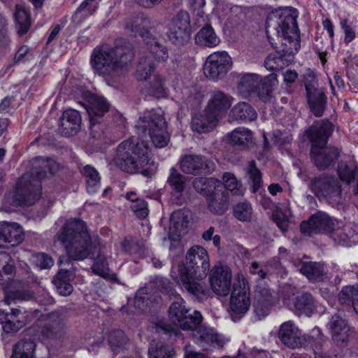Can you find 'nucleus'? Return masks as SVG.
Masks as SVG:
<instances>
[{
	"label": "nucleus",
	"instance_id": "1",
	"mask_svg": "<svg viewBox=\"0 0 358 358\" xmlns=\"http://www.w3.org/2000/svg\"><path fill=\"white\" fill-rule=\"evenodd\" d=\"M57 236L73 260H83L90 257L94 259L92 269L95 274L103 278L109 275L110 269L104 248L97 236L89 234L83 221L76 219L68 220Z\"/></svg>",
	"mask_w": 358,
	"mask_h": 358
},
{
	"label": "nucleus",
	"instance_id": "2",
	"mask_svg": "<svg viewBox=\"0 0 358 358\" xmlns=\"http://www.w3.org/2000/svg\"><path fill=\"white\" fill-rule=\"evenodd\" d=\"M210 267V258L205 248L194 245L186 254L185 264L173 266L171 277L182 291L202 301L209 295L205 278Z\"/></svg>",
	"mask_w": 358,
	"mask_h": 358
},
{
	"label": "nucleus",
	"instance_id": "3",
	"mask_svg": "<svg viewBox=\"0 0 358 358\" xmlns=\"http://www.w3.org/2000/svg\"><path fill=\"white\" fill-rule=\"evenodd\" d=\"M150 150L148 142L131 137L117 146L113 161L123 171L141 173L152 178L157 172V164L151 159Z\"/></svg>",
	"mask_w": 358,
	"mask_h": 358
},
{
	"label": "nucleus",
	"instance_id": "4",
	"mask_svg": "<svg viewBox=\"0 0 358 358\" xmlns=\"http://www.w3.org/2000/svg\"><path fill=\"white\" fill-rule=\"evenodd\" d=\"M58 164L52 159L41 157L32 162L30 172L25 173L17 182L13 203L15 206H31L41 194V180L47 173H53L58 169Z\"/></svg>",
	"mask_w": 358,
	"mask_h": 358
},
{
	"label": "nucleus",
	"instance_id": "5",
	"mask_svg": "<svg viewBox=\"0 0 358 358\" xmlns=\"http://www.w3.org/2000/svg\"><path fill=\"white\" fill-rule=\"evenodd\" d=\"M133 59L131 50L104 44L94 49L90 64L96 73L116 80L125 75Z\"/></svg>",
	"mask_w": 358,
	"mask_h": 358
},
{
	"label": "nucleus",
	"instance_id": "6",
	"mask_svg": "<svg viewBox=\"0 0 358 358\" xmlns=\"http://www.w3.org/2000/svg\"><path fill=\"white\" fill-rule=\"evenodd\" d=\"M296 11L291 8H282L271 13L267 18L266 29L268 39L273 48H277V42L272 35L276 36L278 41L283 39L294 45L298 43L299 29L296 22Z\"/></svg>",
	"mask_w": 358,
	"mask_h": 358
},
{
	"label": "nucleus",
	"instance_id": "7",
	"mask_svg": "<svg viewBox=\"0 0 358 358\" xmlns=\"http://www.w3.org/2000/svg\"><path fill=\"white\" fill-rule=\"evenodd\" d=\"M333 130V124L327 120L315 122L308 130V136L313 143L311 159L318 169L327 168L337 159V150L324 147Z\"/></svg>",
	"mask_w": 358,
	"mask_h": 358
},
{
	"label": "nucleus",
	"instance_id": "8",
	"mask_svg": "<svg viewBox=\"0 0 358 358\" xmlns=\"http://www.w3.org/2000/svg\"><path fill=\"white\" fill-rule=\"evenodd\" d=\"M159 283L162 292L173 297L174 301L171 304L169 311V316L172 322L183 330H194L199 326L202 320L200 312L195 310L193 315H187L189 309L186 308L184 299L179 294H175V290L170 287L169 280L162 278Z\"/></svg>",
	"mask_w": 358,
	"mask_h": 358
},
{
	"label": "nucleus",
	"instance_id": "9",
	"mask_svg": "<svg viewBox=\"0 0 358 358\" xmlns=\"http://www.w3.org/2000/svg\"><path fill=\"white\" fill-rule=\"evenodd\" d=\"M136 128L142 133L148 131L149 136L157 148H164L169 142V135L166 131V123L164 117L153 110L146 111L143 116L140 117Z\"/></svg>",
	"mask_w": 358,
	"mask_h": 358
},
{
	"label": "nucleus",
	"instance_id": "10",
	"mask_svg": "<svg viewBox=\"0 0 358 358\" xmlns=\"http://www.w3.org/2000/svg\"><path fill=\"white\" fill-rule=\"evenodd\" d=\"M151 20L143 16L137 17L126 26V29L135 36L140 35L144 40L147 49L158 62L166 61L169 58L167 48L161 44L155 38L152 37L148 28L151 25Z\"/></svg>",
	"mask_w": 358,
	"mask_h": 358
},
{
	"label": "nucleus",
	"instance_id": "11",
	"mask_svg": "<svg viewBox=\"0 0 358 358\" xmlns=\"http://www.w3.org/2000/svg\"><path fill=\"white\" fill-rule=\"evenodd\" d=\"M251 306L250 287L243 274H238L234 283L230 297V312L234 320L244 316Z\"/></svg>",
	"mask_w": 358,
	"mask_h": 358
},
{
	"label": "nucleus",
	"instance_id": "12",
	"mask_svg": "<svg viewBox=\"0 0 358 358\" xmlns=\"http://www.w3.org/2000/svg\"><path fill=\"white\" fill-rule=\"evenodd\" d=\"M34 336L42 341L59 339L65 332L63 317L57 312L43 315L34 327Z\"/></svg>",
	"mask_w": 358,
	"mask_h": 358
},
{
	"label": "nucleus",
	"instance_id": "13",
	"mask_svg": "<svg viewBox=\"0 0 358 358\" xmlns=\"http://www.w3.org/2000/svg\"><path fill=\"white\" fill-rule=\"evenodd\" d=\"M231 57L226 51H217L210 54L203 66L205 76L217 80L223 78L232 67Z\"/></svg>",
	"mask_w": 358,
	"mask_h": 358
},
{
	"label": "nucleus",
	"instance_id": "14",
	"mask_svg": "<svg viewBox=\"0 0 358 358\" xmlns=\"http://www.w3.org/2000/svg\"><path fill=\"white\" fill-rule=\"evenodd\" d=\"M192 27L189 15L181 10L173 17L169 24L168 37L176 45H184L191 38Z\"/></svg>",
	"mask_w": 358,
	"mask_h": 358
},
{
	"label": "nucleus",
	"instance_id": "15",
	"mask_svg": "<svg viewBox=\"0 0 358 358\" xmlns=\"http://www.w3.org/2000/svg\"><path fill=\"white\" fill-rule=\"evenodd\" d=\"M310 189L318 198L334 199L337 201L341 195V187L335 177L322 175L310 179Z\"/></svg>",
	"mask_w": 358,
	"mask_h": 358
},
{
	"label": "nucleus",
	"instance_id": "16",
	"mask_svg": "<svg viewBox=\"0 0 358 358\" xmlns=\"http://www.w3.org/2000/svg\"><path fill=\"white\" fill-rule=\"evenodd\" d=\"M193 339L195 343L204 350H213L222 348L229 338L224 335L218 334L214 329L199 326L192 330Z\"/></svg>",
	"mask_w": 358,
	"mask_h": 358
},
{
	"label": "nucleus",
	"instance_id": "17",
	"mask_svg": "<svg viewBox=\"0 0 358 358\" xmlns=\"http://www.w3.org/2000/svg\"><path fill=\"white\" fill-rule=\"evenodd\" d=\"M231 271L228 266L220 264L215 265L209 277L210 284L215 294L222 296H227L231 290Z\"/></svg>",
	"mask_w": 358,
	"mask_h": 358
},
{
	"label": "nucleus",
	"instance_id": "18",
	"mask_svg": "<svg viewBox=\"0 0 358 358\" xmlns=\"http://www.w3.org/2000/svg\"><path fill=\"white\" fill-rule=\"evenodd\" d=\"M181 171L187 174H209L215 168L214 162L202 155H185L180 161Z\"/></svg>",
	"mask_w": 358,
	"mask_h": 358
},
{
	"label": "nucleus",
	"instance_id": "19",
	"mask_svg": "<svg viewBox=\"0 0 358 358\" xmlns=\"http://www.w3.org/2000/svg\"><path fill=\"white\" fill-rule=\"evenodd\" d=\"M334 229V222L325 213L318 212L313 215L309 220L301 224V231L306 235H311L321 232H331Z\"/></svg>",
	"mask_w": 358,
	"mask_h": 358
},
{
	"label": "nucleus",
	"instance_id": "20",
	"mask_svg": "<svg viewBox=\"0 0 358 358\" xmlns=\"http://www.w3.org/2000/svg\"><path fill=\"white\" fill-rule=\"evenodd\" d=\"M23 241V229L16 222L0 223V248L15 247Z\"/></svg>",
	"mask_w": 358,
	"mask_h": 358
},
{
	"label": "nucleus",
	"instance_id": "21",
	"mask_svg": "<svg viewBox=\"0 0 358 358\" xmlns=\"http://www.w3.org/2000/svg\"><path fill=\"white\" fill-rule=\"evenodd\" d=\"M272 294L264 284H259L255 290L254 311L259 320L268 315Z\"/></svg>",
	"mask_w": 358,
	"mask_h": 358
},
{
	"label": "nucleus",
	"instance_id": "22",
	"mask_svg": "<svg viewBox=\"0 0 358 358\" xmlns=\"http://www.w3.org/2000/svg\"><path fill=\"white\" fill-rule=\"evenodd\" d=\"M280 341L289 348H296L302 344V335L298 327L292 321L282 323L278 331Z\"/></svg>",
	"mask_w": 358,
	"mask_h": 358
},
{
	"label": "nucleus",
	"instance_id": "23",
	"mask_svg": "<svg viewBox=\"0 0 358 358\" xmlns=\"http://www.w3.org/2000/svg\"><path fill=\"white\" fill-rule=\"evenodd\" d=\"M220 118L206 108L201 113L194 115L191 122V129L198 134H207L217 127Z\"/></svg>",
	"mask_w": 358,
	"mask_h": 358
},
{
	"label": "nucleus",
	"instance_id": "24",
	"mask_svg": "<svg viewBox=\"0 0 358 358\" xmlns=\"http://www.w3.org/2000/svg\"><path fill=\"white\" fill-rule=\"evenodd\" d=\"M247 176L249 178V183L252 187V192L257 193L259 192V203L264 208H269L271 206V199L265 195V190L261 191L262 185V173L256 167L254 162H250L247 168Z\"/></svg>",
	"mask_w": 358,
	"mask_h": 358
},
{
	"label": "nucleus",
	"instance_id": "25",
	"mask_svg": "<svg viewBox=\"0 0 358 358\" xmlns=\"http://www.w3.org/2000/svg\"><path fill=\"white\" fill-rule=\"evenodd\" d=\"M81 120V116L78 110L69 108L64 111L60 120L62 134L66 136L76 134L80 130Z\"/></svg>",
	"mask_w": 358,
	"mask_h": 358
},
{
	"label": "nucleus",
	"instance_id": "26",
	"mask_svg": "<svg viewBox=\"0 0 358 358\" xmlns=\"http://www.w3.org/2000/svg\"><path fill=\"white\" fill-rule=\"evenodd\" d=\"M232 101L233 98L231 96L220 90H215L211 92L206 108L220 118V115L227 112L231 106Z\"/></svg>",
	"mask_w": 358,
	"mask_h": 358
},
{
	"label": "nucleus",
	"instance_id": "27",
	"mask_svg": "<svg viewBox=\"0 0 358 358\" xmlns=\"http://www.w3.org/2000/svg\"><path fill=\"white\" fill-rule=\"evenodd\" d=\"M188 222V213L186 210L173 212L171 216L169 238L172 241H179L181 235L185 233Z\"/></svg>",
	"mask_w": 358,
	"mask_h": 358
},
{
	"label": "nucleus",
	"instance_id": "28",
	"mask_svg": "<svg viewBox=\"0 0 358 358\" xmlns=\"http://www.w3.org/2000/svg\"><path fill=\"white\" fill-rule=\"evenodd\" d=\"M305 86L311 111L317 117L322 116L326 105V96L324 92L316 88L313 83H306Z\"/></svg>",
	"mask_w": 358,
	"mask_h": 358
},
{
	"label": "nucleus",
	"instance_id": "29",
	"mask_svg": "<svg viewBox=\"0 0 358 358\" xmlns=\"http://www.w3.org/2000/svg\"><path fill=\"white\" fill-rule=\"evenodd\" d=\"M327 327L334 342L343 344L348 341L349 327L346 320L339 314L331 316Z\"/></svg>",
	"mask_w": 358,
	"mask_h": 358
},
{
	"label": "nucleus",
	"instance_id": "30",
	"mask_svg": "<svg viewBox=\"0 0 358 358\" xmlns=\"http://www.w3.org/2000/svg\"><path fill=\"white\" fill-rule=\"evenodd\" d=\"M4 303L10 305L15 300H29L33 294L26 289V286L20 281L13 280L4 288Z\"/></svg>",
	"mask_w": 358,
	"mask_h": 358
},
{
	"label": "nucleus",
	"instance_id": "31",
	"mask_svg": "<svg viewBox=\"0 0 358 358\" xmlns=\"http://www.w3.org/2000/svg\"><path fill=\"white\" fill-rule=\"evenodd\" d=\"M109 104L106 99L102 96L93 95L90 99V104L87 108L91 126H95L99 122L98 119L101 117L108 110Z\"/></svg>",
	"mask_w": 358,
	"mask_h": 358
},
{
	"label": "nucleus",
	"instance_id": "32",
	"mask_svg": "<svg viewBox=\"0 0 358 358\" xmlns=\"http://www.w3.org/2000/svg\"><path fill=\"white\" fill-rule=\"evenodd\" d=\"M20 313V309L12 308L10 313L0 310V323L6 332L16 331L24 326V321L19 318Z\"/></svg>",
	"mask_w": 358,
	"mask_h": 358
},
{
	"label": "nucleus",
	"instance_id": "33",
	"mask_svg": "<svg viewBox=\"0 0 358 358\" xmlns=\"http://www.w3.org/2000/svg\"><path fill=\"white\" fill-rule=\"evenodd\" d=\"M231 117L240 123L251 122L257 119V113L248 102L242 101L236 104L231 110Z\"/></svg>",
	"mask_w": 358,
	"mask_h": 358
},
{
	"label": "nucleus",
	"instance_id": "34",
	"mask_svg": "<svg viewBox=\"0 0 358 358\" xmlns=\"http://www.w3.org/2000/svg\"><path fill=\"white\" fill-rule=\"evenodd\" d=\"M208 196V208L212 213L222 215L227 211L229 206V195L226 190L223 188L222 190H215Z\"/></svg>",
	"mask_w": 358,
	"mask_h": 358
},
{
	"label": "nucleus",
	"instance_id": "35",
	"mask_svg": "<svg viewBox=\"0 0 358 358\" xmlns=\"http://www.w3.org/2000/svg\"><path fill=\"white\" fill-rule=\"evenodd\" d=\"M74 278V273L70 269L62 268L53 280L57 292L62 296H69L73 292V286L70 283Z\"/></svg>",
	"mask_w": 358,
	"mask_h": 358
},
{
	"label": "nucleus",
	"instance_id": "36",
	"mask_svg": "<svg viewBox=\"0 0 358 358\" xmlns=\"http://www.w3.org/2000/svg\"><path fill=\"white\" fill-rule=\"evenodd\" d=\"M260 84V76L256 73H244L238 76V90L244 96L255 93Z\"/></svg>",
	"mask_w": 358,
	"mask_h": 358
},
{
	"label": "nucleus",
	"instance_id": "37",
	"mask_svg": "<svg viewBox=\"0 0 358 358\" xmlns=\"http://www.w3.org/2000/svg\"><path fill=\"white\" fill-rule=\"evenodd\" d=\"M194 188L196 192L209 196L214 191L222 190V182L214 178H198L193 181Z\"/></svg>",
	"mask_w": 358,
	"mask_h": 358
},
{
	"label": "nucleus",
	"instance_id": "38",
	"mask_svg": "<svg viewBox=\"0 0 358 358\" xmlns=\"http://www.w3.org/2000/svg\"><path fill=\"white\" fill-rule=\"evenodd\" d=\"M195 41L199 45L214 48L220 43V40L213 27L207 25L201 29L196 34Z\"/></svg>",
	"mask_w": 358,
	"mask_h": 358
},
{
	"label": "nucleus",
	"instance_id": "39",
	"mask_svg": "<svg viewBox=\"0 0 358 358\" xmlns=\"http://www.w3.org/2000/svg\"><path fill=\"white\" fill-rule=\"evenodd\" d=\"M300 272L310 280L322 281L327 278L324 266L316 262L303 263Z\"/></svg>",
	"mask_w": 358,
	"mask_h": 358
},
{
	"label": "nucleus",
	"instance_id": "40",
	"mask_svg": "<svg viewBox=\"0 0 358 358\" xmlns=\"http://www.w3.org/2000/svg\"><path fill=\"white\" fill-rule=\"evenodd\" d=\"M292 62L290 55H282L278 52L270 54L264 62L265 67L271 71H279L287 66Z\"/></svg>",
	"mask_w": 358,
	"mask_h": 358
},
{
	"label": "nucleus",
	"instance_id": "41",
	"mask_svg": "<svg viewBox=\"0 0 358 358\" xmlns=\"http://www.w3.org/2000/svg\"><path fill=\"white\" fill-rule=\"evenodd\" d=\"M227 137L231 143L243 147L248 146L252 141V131L243 127L234 129Z\"/></svg>",
	"mask_w": 358,
	"mask_h": 358
},
{
	"label": "nucleus",
	"instance_id": "42",
	"mask_svg": "<svg viewBox=\"0 0 358 358\" xmlns=\"http://www.w3.org/2000/svg\"><path fill=\"white\" fill-rule=\"evenodd\" d=\"M36 344L31 339L18 341L13 348L10 358H34Z\"/></svg>",
	"mask_w": 358,
	"mask_h": 358
},
{
	"label": "nucleus",
	"instance_id": "43",
	"mask_svg": "<svg viewBox=\"0 0 358 358\" xmlns=\"http://www.w3.org/2000/svg\"><path fill=\"white\" fill-rule=\"evenodd\" d=\"M294 307L300 314L310 316L315 308L314 299L310 294L305 293L295 299Z\"/></svg>",
	"mask_w": 358,
	"mask_h": 358
},
{
	"label": "nucleus",
	"instance_id": "44",
	"mask_svg": "<svg viewBox=\"0 0 358 358\" xmlns=\"http://www.w3.org/2000/svg\"><path fill=\"white\" fill-rule=\"evenodd\" d=\"M83 173L86 180L88 193H96L100 187V176L98 171L90 165H86L83 168Z\"/></svg>",
	"mask_w": 358,
	"mask_h": 358
},
{
	"label": "nucleus",
	"instance_id": "45",
	"mask_svg": "<svg viewBox=\"0 0 358 358\" xmlns=\"http://www.w3.org/2000/svg\"><path fill=\"white\" fill-rule=\"evenodd\" d=\"M14 17L17 27L18 34L22 36L25 34L30 27V19L27 11L21 5H16Z\"/></svg>",
	"mask_w": 358,
	"mask_h": 358
},
{
	"label": "nucleus",
	"instance_id": "46",
	"mask_svg": "<svg viewBox=\"0 0 358 358\" xmlns=\"http://www.w3.org/2000/svg\"><path fill=\"white\" fill-rule=\"evenodd\" d=\"M148 354L149 358H174L173 348L162 343H151Z\"/></svg>",
	"mask_w": 358,
	"mask_h": 358
},
{
	"label": "nucleus",
	"instance_id": "47",
	"mask_svg": "<svg viewBox=\"0 0 358 358\" xmlns=\"http://www.w3.org/2000/svg\"><path fill=\"white\" fill-rule=\"evenodd\" d=\"M155 70V65L148 57H142L137 66L136 76L139 80H147Z\"/></svg>",
	"mask_w": 358,
	"mask_h": 358
},
{
	"label": "nucleus",
	"instance_id": "48",
	"mask_svg": "<svg viewBox=\"0 0 358 358\" xmlns=\"http://www.w3.org/2000/svg\"><path fill=\"white\" fill-rule=\"evenodd\" d=\"M108 342L111 350L115 354H117L124 348L127 337L122 331L114 330L109 334Z\"/></svg>",
	"mask_w": 358,
	"mask_h": 358
},
{
	"label": "nucleus",
	"instance_id": "49",
	"mask_svg": "<svg viewBox=\"0 0 358 358\" xmlns=\"http://www.w3.org/2000/svg\"><path fill=\"white\" fill-rule=\"evenodd\" d=\"M167 182L174 191L180 193L185 188L186 177L180 174L176 168L172 167Z\"/></svg>",
	"mask_w": 358,
	"mask_h": 358
},
{
	"label": "nucleus",
	"instance_id": "50",
	"mask_svg": "<svg viewBox=\"0 0 358 358\" xmlns=\"http://www.w3.org/2000/svg\"><path fill=\"white\" fill-rule=\"evenodd\" d=\"M252 212V206L248 201L239 202L234 207V215L241 222L250 221Z\"/></svg>",
	"mask_w": 358,
	"mask_h": 358
},
{
	"label": "nucleus",
	"instance_id": "51",
	"mask_svg": "<svg viewBox=\"0 0 358 358\" xmlns=\"http://www.w3.org/2000/svg\"><path fill=\"white\" fill-rule=\"evenodd\" d=\"M223 189L231 192L234 194L241 195L243 194L242 186L235 176L231 173H225L223 175Z\"/></svg>",
	"mask_w": 358,
	"mask_h": 358
},
{
	"label": "nucleus",
	"instance_id": "52",
	"mask_svg": "<svg viewBox=\"0 0 358 358\" xmlns=\"http://www.w3.org/2000/svg\"><path fill=\"white\" fill-rule=\"evenodd\" d=\"M310 336L313 339L312 347L315 354V358H329V356L321 351L324 339L320 329L315 327L311 331Z\"/></svg>",
	"mask_w": 358,
	"mask_h": 358
},
{
	"label": "nucleus",
	"instance_id": "53",
	"mask_svg": "<svg viewBox=\"0 0 358 358\" xmlns=\"http://www.w3.org/2000/svg\"><path fill=\"white\" fill-rule=\"evenodd\" d=\"M358 296V286L349 285L343 287L338 294V300L341 303L353 305L355 298Z\"/></svg>",
	"mask_w": 358,
	"mask_h": 358
},
{
	"label": "nucleus",
	"instance_id": "54",
	"mask_svg": "<svg viewBox=\"0 0 358 358\" xmlns=\"http://www.w3.org/2000/svg\"><path fill=\"white\" fill-rule=\"evenodd\" d=\"M150 94L157 98L166 96L165 79L157 74L154 76L153 80L150 87Z\"/></svg>",
	"mask_w": 358,
	"mask_h": 358
},
{
	"label": "nucleus",
	"instance_id": "55",
	"mask_svg": "<svg viewBox=\"0 0 358 358\" xmlns=\"http://www.w3.org/2000/svg\"><path fill=\"white\" fill-rule=\"evenodd\" d=\"M357 169L356 165L353 163L341 164L338 170L339 177L342 180L349 183L355 179Z\"/></svg>",
	"mask_w": 358,
	"mask_h": 358
},
{
	"label": "nucleus",
	"instance_id": "56",
	"mask_svg": "<svg viewBox=\"0 0 358 358\" xmlns=\"http://www.w3.org/2000/svg\"><path fill=\"white\" fill-rule=\"evenodd\" d=\"M278 76L275 73H271L266 76L264 81V85L266 87V92H258V96L264 101H267L271 97V94L273 87L278 84Z\"/></svg>",
	"mask_w": 358,
	"mask_h": 358
},
{
	"label": "nucleus",
	"instance_id": "57",
	"mask_svg": "<svg viewBox=\"0 0 358 358\" xmlns=\"http://www.w3.org/2000/svg\"><path fill=\"white\" fill-rule=\"evenodd\" d=\"M155 301L156 299L153 300L150 299L145 289H141L138 291L134 299V306L138 309L143 310L145 307L152 306Z\"/></svg>",
	"mask_w": 358,
	"mask_h": 358
},
{
	"label": "nucleus",
	"instance_id": "58",
	"mask_svg": "<svg viewBox=\"0 0 358 358\" xmlns=\"http://www.w3.org/2000/svg\"><path fill=\"white\" fill-rule=\"evenodd\" d=\"M34 262L41 269H47L54 264L52 258L45 253H38L34 256Z\"/></svg>",
	"mask_w": 358,
	"mask_h": 358
},
{
	"label": "nucleus",
	"instance_id": "59",
	"mask_svg": "<svg viewBox=\"0 0 358 358\" xmlns=\"http://www.w3.org/2000/svg\"><path fill=\"white\" fill-rule=\"evenodd\" d=\"M131 208L140 218H145L148 215L147 203L143 199H138L131 204Z\"/></svg>",
	"mask_w": 358,
	"mask_h": 358
},
{
	"label": "nucleus",
	"instance_id": "60",
	"mask_svg": "<svg viewBox=\"0 0 358 358\" xmlns=\"http://www.w3.org/2000/svg\"><path fill=\"white\" fill-rule=\"evenodd\" d=\"M341 27L345 34L344 41L346 43L352 42L356 37L355 29L348 24L347 19H343L340 22Z\"/></svg>",
	"mask_w": 358,
	"mask_h": 358
},
{
	"label": "nucleus",
	"instance_id": "61",
	"mask_svg": "<svg viewBox=\"0 0 358 358\" xmlns=\"http://www.w3.org/2000/svg\"><path fill=\"white\" fill-rule=\"evenodd\" d=\"M238 9L239 8L238 6H231L229 4H226L222 1H219L215 7V10L218 13L219 17L223 18L227 16L229 13L236 12Z\"/></svg>",
	"mask_w": 358,
	"mask_h": 358
},
{
	"label": "nucleus",
	"instance_id": "62",
	"mask_svg": "<svg viewBox=\"0 0 358 358\" xmlns=\"http://www.w3.org/2000/svg\"><path fill=\"white\" fill-rule=\"evenodd\" d=\"M97 9L96 5H86L83 10L78 11V8L76 9L74 17L76 18H85L92 15Z\"/></svg>",
	"mask_w": 358,
	"mask_h": 358
},
{
	"label": "nucleus",
	"instance_id": "63",
	"mask_svg": "<svg viewBox=\"0 0 358 358\" xmlns=\"http://www.w3.org/2000/svg\"><path fill=\"white\" fill-rule=\"evenodd\" d=\"M273 218V221L275 222L277 226L282 231L284 232L287 231L289 225V221L287 218L279 214L274 215Z\"/></svg>",
	"mask_w": 358,
	"mask_h": 358
},
{
	"label": "nucleus",
	"instance_id": "64",
	"mask_svg": "<svg viewBox=\"0 0 358 358\" xmlns=\"http://www.w3.org/2000/svg\"><path fill=\"white\" fill-rule=\"evenodd\" d=\"M283 80L286 84H291L295 82L298 77V73L294 70H286L282 73Z\"/></svg>",
	"mask_w": 358,
	"mask_h": 358
}]
</instances>
